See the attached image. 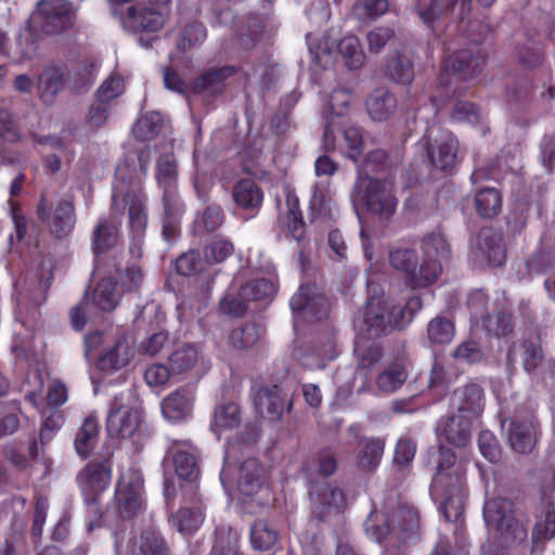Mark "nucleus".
I'll list each match as a JSON object with an SVG mask.
<instances>
[{"label":"nucleus","instance_id":"774afa93","mask_svg":"<svg viewBox=\"0 0 555 555\" xmlns=\"http://www.w3.org/2000/svg\"><path fill=\"white\" fill-rule=\"evenodd\" d=\"M392 36L393 30L390 27L379 26L373 28L366 34L369 51L378 54Z\"/></svg>","mask_w":555,"mask_h":555},{"label":"nucleus","instance_id":"393cba45","mask_svg":"<svg viewBox=\"0 0 555 555\" xmlns=\"http://www.w3.org/2000/svg\"><path fill=\"white\" fill-rule=\"evenodd\" d=\"M472 424L473 422L462 414H453L439 422L438 436L454 447L464 448L470 441Z\"/></svg>","mask_w":555,"mask_h":555},{"label":"nucleus","instance_id":"c03bdc74","mask_svg":"<svg viewBox=\"0 0 555 555\" xmlns=\"http://www.w3.org/2000/svg\"><path fill=\"white\" fill-rule=\"evenodd\" d=\"M204 516L198 507L181 508L170 518L172 527L183 534L195 532L202 526Z\"/></svg>","mask_w":555,"mask_h":555},{"label":"nucleus","instance_id":"39448f33","mask_svg":"<svg viewBox=\"0 0 555 555\" xmlns=\"http://www.w3.org/2000/svg\"><path fill=\"white\" fill-rule=\"evenodd\" d=\"M418 512L413 507H399L391 515H385L382 512L373 511L365 520L366 534L378 543L386 540L389 535H400L403 542H408L410 537L418 528Z\"/></svg>","mask_w":555,"mask_h":555},{"label":"nucleus","instance_id":"0eeeda50","mask_svg":"<svg viewBox=\"0 0 555 555\" xmlns=\"http://www.w3.org/2000/svg\"><path fill=\"white\" fill-rule=\"evenodd\" d=\"M142 413L132 390L115 395L107 415V431L113 437L134 438L141 434Z\"/></svg>","mask_w":555,"mask_h":555},{"label":"nucleus","instance_id":"ea45409f","mask_svg":"<svg viewBox=\"0 0 555 555\" xmlns=\"http://www.w3.org/2000/svg\"><path fill=\"white\" fill-rule=\"evenodd\" d=\"M555 537V506L550 503L537 517L535 525L531 533L532 548L535 550L539 544Z\"/></svg>","mask_w":555,"mask_h":555},{"label":"nucleus","instance_id":"6e6552de","mask_svg":"<svg viewBox=\"0 0 555 555\" xmlns=\"http://www.w3.org/2000/svg\"><path fill=\"white\" fill-rule=\"evenodd\" d=\"M404 321V311L389 301L384 296L372 298L366 305L363 313V320L358 335L376 338L391 327H401Z\"/></svg>","mask_w":555,"mask_h":555},{"label":"nucleus","instance_id":"4c0bfd02","mask_svg":"<svg viewBox=\"0 0 555 555\" xmlns=\"http://www.w3.org/2000/svg\"><path fill=\"white\" fill-rule=\"evenodd\" d=\"M385 74L395 82H411L414 77L412 57L405 53L391 54L385 65Z\"/></svg>","mask_w":555,"mask_h":555},{"label":"nucleus","instance_id":"603ef678","mask_svg":"<svg viewBox=\"0 0 555 555\" xmlns=\"http://www.w3.org/2000/svg\"><path fill=\"white\" fill-rule=\"evenodd\" d=\"M454 334V324L444 317H436L427 325V337L433 345L449 344Z\"/></svg>","mask_w":555,"mask_h":555},{"label":"nucleus","instance_id":"3c124183","mask_svg":"<svg viewBox=\"0 0 555 555\" xmlns=\"http://www.w3.org/2000/svg\"><path fill=\"white\" fill-rule=\"evenodd\" d=\"M163 129V118L157 112H150L141 116L134 124L132 131L137 139L146 141L155 138Z\"/></svg>","mask_w":555,"mask_h":555},{"label":"nucleus","instance_id":"f3484780","mask_svg":"<svg viewBox=\"0 0 555 555\" xmlns=\"http://www.w3.org/2000/svg\"><path fill=\"white\" fill-rule=\"evenodd\" d=\"M143 479L137 472L124 473L117 483L115 499L121 517L134 515L142 506Z\"/></svg>","mask_w":555,"mask_h":555},{"label":"nucleus","instance_id":"b1692460","mask_svg":"<svg viewBox=\"0 0 555 555\" xmlns=\"http://www.w3.org/2000/svg\"><path fill=\"white\" fill-rule=\"evenodd\" d=\"M256 411L264 418L270 421L280 420L286 406H291V401L278 387H267L258 390L254 399Z\"/></svg>","mask_w":555,"mask_h":555},{"label":"nucleus","instance_id":"c9c22d12","mask_svg":"<svg viewBox=\"0 0 555 555\" xmlns=\"http://www.w3.org/2000/svg\"><path fill=\"white\" fill-rule=\"evenodd\" d=\"M120 299V294L116 288V283L112 278L102 279L94 287L91 294L93 307L101 311H112L116 308Z\"/></svg>","mask_w":555,"mask_h":555},{"label":"nucleus","instance_id":"bf43d9fd","mask_svg":"<svg viewBox=\"0 0 555 555\" xmlns=\"http://www.w3.org/2000/svg\"><path fill=\"white\" fill-rule=\"evenodd\" d=\"M234 251L233 244L221 237L214 238L204 248V256L208 262L219 263L225 260Z\"/></svg>","mask_w":555,"mask_h":555},{"label":"nucleus","instance_id":"bb28decb","mask_svg":"<svg viewBox=\"0 0 555 555\" xmlns=\"http://www.w3.org/2000/svg\"><path fill=\"white\" fill-rule=\"evenodd\" d=\"M457 0H416L414 10L422 21L429 28L442 22L451 14Z\"/></svg>","mask_w":555,"mask_h":555},{"label":"nucleus","instance_id":"dca6fc26","mask_svg":"<svg viewBox=\"0 0 555 555\" xmlns=\"http://www.w3.org/2000/svg\"><path fill=\"white\" fill-rule=\"evenodd\" d=\"M37 216L49 227L51 233L56 237H64L73 231L76 223L74 201L69 197L60 199L51 215L50 205L42 196L37 206Z\"/></svg>","mask_w":555,"mask_h":555},{"label":"nucleus","instance_id":"423d86ee","mask_svg":"<svg viewBox=\"0 0 555 555\" xmlns=\"http://www.w3.org/2000/svg\"><path fill=\"white\" fill-rule=\"evenodd\" d=\"M389 263L393 270L403 274L414 287H426L437 282L442 267L437 261L423 259L418 263L417 251L405 246H396L389 250Z\"/></svg>","mask_w":555,"mask_h":555},{"label":"nucleus","instance_id":"79ce46f5","mask_svg":"<svg viewBox=\"0 0 555 555\" xmlns=\"http://www.w3.org/2000/svg\"><path fill=\"white\" fill-rule=\"evenodd\" d=\"M337 50L349 69H359L364 64L365 54L358 37L353 35L344 37L338 42Z\"/></svg>","mask_w":555,"mask_h":555},{"label":"nucleus","instance_id":"cd10ccee","mask_svg":"<svg viewBox=\"0 0 555 555\" xmlns=\"http://www.w3.org/2000/svg\"><path fill=\"white\" fill-rule=\"evenodd\" d=\"M193 400L192 392L185 389L173 391L162 402L164 417L172 423L185 420L192 412Z\"/></svg>","mask_w":555,"mask_h":555},{"label":"nucleus","instance_id":"338daca9","mask_svg":"<svg viewBox=\"0 0 555 555\" xmlns=\"http://www.w3.org/2000/svg\"><path fill=\"white\" fill-rule=\"evenodd\" d=\"M478 444L481 454L490 462L495 463L501 457V448L495 436L489 431L483 430L479 434Z\"/></svg>","mask_w":555,"mask_h":555},{"label":"nucleus","instance_id":"8fccbe9b","mask_svg":"<svg viewBox=\"0 0 555 555\" xmlns=\"http://www.w3.org/2000/svg\"><path fill=\"white\" fill-rule=\"evenodd\" d=\"M328 186L330 184L327 181H321L317 182L312 188L310 209L318 216L332 217L336 210L331 197L327 196Z\"/></svg>","mask_w":555,"mask_h":555},{"label":"nucleus","instance_id":"9b49d317","mask_svg":"<svg viewBox=\"0 0 555 555\" xmlns=\"http://www.w3.org/2000/svg\"><path fill=\"white\" fill-rule=\"evenodd\" d=\"M155 178L162 191V204L166 216L177 217L184 212L178 194V164L173 154L166 153L157 159Z\"/></svg>","mask_w":555,"mask_h":555},{"label":"nucleus","instance_id":"1a4fd4ad","mask_svg":"<svg viewBox=\"0 0 555 555\" xmlns=\"http://www.w3.org/2000/svg\"><path fill=\"white\" fill-rule=\"evenodd\" d=\"M351 196L365 204L373 214L382 217L391 216L397 207V198L389 180L382 181L370 176H358Z\"/></svg>","mask_w":555,"mask_h":555},{"label":"nucleus","instance_id":"2f4dec72","mask_svg":"<svg viewBox=\"0 0 555 555\" xmlns=\"http://www.w3.org/2000/svg\"><path fill=\"white\" fill-rule=\"evenodd\" d=\"M370 116L375 120H386L397 109L396 96L386 89L375 90L366 101Z\"/></svg>","mask_w":555,"mask_h":555},{"label":"nucleus","instance_id":"a878e982","mask_svg":"<svg viewBox=\"0 0 555 555\" xmlns=\"http://www.w3.org/2000/svg\"><path fill=\"white\" fill-rule=\"evenodd\" d=\"M266 470L255 457L245 460L238 469L237 489L246 498H251L264 489Z\"/></svg>","mask_w":555,"mask_h":555},{"label":"nucleus","instance_id":"4468645a","mask_svg":"<svg viewBox=\"0 0 555 555\" xmlns=\"http://www.w3.org/2000/svg\"><path fill=\"white\" fill-rule=\"evenodd\" d=\"M297 321H313L325 317L328 301L315 284H302L289 301Z\"/></svg>","mask_w":555,"mask_h":555},{"label":"nucleus","instance_id":"13d9d810","mask_svg":"<svg viewBox=\"0 0 555 555\" xmlns=\"http://www.w3.org/2000/svg\"><path fill=\"white\" fill-rule=\"evenodd\" d=\"M260 328L255 324H246L235 328L229 336V343L233 348L243 350L254 347L260 339Z\"/></svg>","mask_w":555,"mask_h":555},{"label":"nucleus","instance_id":"6ab92c4d","mask_svg":"<svg viewBox=\"0 0 555 555\" xmlns=\"http://www.w3.org/2000/svg\"><path fill=\"white\" fill-rule=\"evenodd\" d=\"M111 478L112 465L104 460L87 464L78 474L77 481L86 499L94 502L108 488Z\"/></svg>","mask_w":555,"mask_h":555},{"label":"nucleus","instance_id":"a211bd4d","mask_svg":"<svg viewBox=\"0 0 555 555\" xmlns=\"http://www.w3.org/2000/svg\"><path fill=\"white\" fill-rule=\"evenodd\" d=\"M502 429L506 431L508 444L514 451L527 454L535 448L540 435V426L535 417L504 421Z\"/></svg>","mask_w":555,"mask_h":555},{"label":"nucleus","instance_id":"aec40b11","mask_svg":"<svg viewBox=\"0 0 555 555\" xmlns=\"http://www.w3.org/2000/svg\"><path fill=\"white\" fill-rule=\"evenodd\" d=\"M473 249L476 257L493 267L501 266L505 259L503 236L500 231L492 228H482L478 232L473 242Z\"/></svg>","mask_w":555,"mask_h":555},{"label":"nucleus","instance_id":"69168bd1","mask_svg":"<svg viewBox=\"0 0 555 555\" xmlns=\"http://www.w3.org/2000/svg\"><path fill=\"white\" fill-rule=\"evenodd\" d=\"M37 52V42L34 30L27 26L18 34L16 39V53L21 60L31 59Z\"/></svg>","mask_w":555,"mask_h":555},{"label":"nucleus","instance_id":"680f3d73","mask_svg":"<svg viewBox=\"0 0 555 555\" xmlns=\"http://www.w3.org/2000/svg\"><path fill=\"white\" fill-rule=\"evenodd\" d=\"M388 165V155L382 149L370 151L359 167V176H369L371 172L383 171Z\"/></svg>","mask_w":555,"mask_h":555},{"label":"nucleus","instance_id":"7ed1b4c3","mask_svg":"<svg viewBox=\"0 0 555 555\" xmlns=\"http://www.w3.org/2000/svg\"><path fill=\"white\" fill-rule=\"evenodd\" d=\"M483 518L503 548H515L526 542L527 524L525 517L516 513L513 501L501 496L488 499L483 506Z\"/></svg>","mask_w":555,"mask_h":555},{"label":"nucleus","instance_id":"052dcab7","mask_svg":"<svg viewBox=\"0 0 555 555\" xmlns=\"http://www.w3.org/2000/svg\"><path fill=\"white\" fill-rule=\"evenodd\" d=\"M275 292V285L267 279L251 281L242 287V294L248 301L271 297Z\"/></svg>","mask_w":555,"mask_h":555},{"label":"nucleus","instance_id":"f257e3e1","mask_svg":"<svg viewBox=\"0 0 555 555\" xmlns=\"http://www.w3.org/2000/svg\"><path fill=\"white\" fill-rule=\"evenodd\" d=\"M149 168V155L141 152L138 157L127 156L115 171L113 184L112 208L120 212L128 208L129 225L138 234L143 232L147 224L145 195L142 193V179Z\"/></svg>","mask_w":555,"mask_h":555},{"label":"nucleus","instance_id":"f704fd0d","mask_svg":"<svg viewBox=\"0 0 555 555\" xmlns=\"http://www.w3.org/2000/svg\"><path fill=\"white\" fill-rule=\"evenodd\" d=\"M233 74L232 66L209 69L196 79L194 90L199 93H218L223 89L224 81Z\"/></svg>","mask_w":555,"mask_h":555},{"label":"nucleus","instance_id":"864d4df0","mask_svg":"<svg viewBox=\"0 0 555 555\" xmlns=\"http://www.w3.org/2000/svg\"><path fill=\"white\" fill-rule=\"evenodd\" d=\"M296 357L305 367L311 370L323 369L327 360L335 358L334 345L332 340H328L318 350L312 349L309 352H298Z\"/></svg>","mask_w":555,"mask_h":555},{"label":"nucleus","instance_id":"0e129e2a","mask_svg":"<svg viewBox=\"0 0 555 555\" xmlns=\"http://www.w3.org/2000/svg\"><path fill=\"white\" fill-rule=\"evenodd\" d=\"M451 119L455 122L475 125L481 119V114L473 103L457 101L451 112Z\"/></svg>","mask_w":555,"mask_h":555},{"label":"nucleus","instance_id":"473e14b6","mask_svg":"<svg viewBox=\"0 0 555 555\" xmlns=\"http://www.w3.org/2000/svg\"><path fill=\"white\" fill-rule=\"evenodd\" d=\"M521 348L522 364L528 373L540 375L545 369L552 370L554 366L552 360L544 358L538 338L524 341Z\"/></svg>","mask_w":555,"mask_h":555},{"label":"nucleus","instance_id":"c85d7f7f","mask_svg":"<svg viewBox=\"0 0 555 555\" xmlns=\"http://www.w3.org/2000/svg\"><path fill=\"white\" fill-rule=\"evenodd\" d=\"M109 219L102 218L99 220L98 225L94 230V250L96 254L113 248L117 245L119 240L118 234V224H119V216L121 212L114 210ZM122 211V209H120Z\"/></svg>","mask_w":555,"mask_h":555},{"label":"nucleus","instance_id":"37998d69","mask_svg":"<svg viewBox=\"0 0 555 555\" xmlns=\"http://www.w3.org/2000/svg\"><path fill=\"white\" fill-rule=\"evenodd\" d=\"M421 246L424 259L437 261L440 266L441 260L447 259L450 254L449 244L440 232H433L425 235Z\"/></svg>","mask_w":555,"mask_h":555},{"label":"nucleus","instance_id":"e2e57ef3","mask_svg":"<svg viewBox=\"0 0 555 555\" xmlns=\"http://www.w3.org/2000/svg\"><path fill=\"white\" fill-rule=\"evenodd\" d=\"M223 218L222 209L219 206L211 205L197 215L195 225L208 232L215 231L222 224Z\"/></svg>","mask_w":555,"mask_h":555},{"label":"nucleus","instance_id":"5701e85b","mask_svg":"<svg viewBox=\"0 0 555 555\" xmlns=\"http://www.w3.org/2000/svg\"><path fill=\"white\" fill-rule=\"evenodd\" d=\"M168 452L172 455L177 475L184 480L194 481L198 477L197 449L186 440H173Z\"/></svg>","mask_w":555,"mask_h":555},{"label":"nucleus","instance_id":"72a5a7b5","mask_svg":"<svg viewBox=\"0 0 555 555\" xmlns=\"http://www.w3.org/2000/svg\"><path fill=\"white\" fill-rule=\"evenodd\" d=\"M242 421L241 411L235 403H224L216 408L210 429L220 438L227 430H233Z\"/></svg>","mask_w":555,"mask_h":555},{"label":"nucleus","instance_id":"e433bc0d","mask_svg":"<svg viewBox=\"0 0 555 555\" xmlns=\"http://www.w3.org/2000/svg\"><path fill=\"white\" fill-rule=\"evenodd\" d=\"M99 418L95 413L87 416L75 438V449L80 456H87L99 438Z\"/></svg>","mask_w":555,"mask_h":555},{"label":"nucleus","instance_id":"f03ea898","mask_svg":"<svg viewBox=\"0 0 555 555\" xmlns=\"http://www.w3.org/2000/svg\"><path fill=\"white\" fill-rule=\"evenodd\" d=\"M431 493L441 500V509L448 521L462 525L465 505V470L456 463L451 450L440 449L438 470L431 482Z\"/></svg>","mask_w":555,"mask_h":555},{"label":"nucleus","instance_id":"ddd939ff","mask_svg":"<svg viewBox=\"0 0 555 555\" xmlns=\"http://www.w3.org/2000/svg\"><path fill=\"white\" fill-rule=\"evenodd\" d=\"M311 514L320 520L325 521L332 516L341 519L340 509L346 505L344 490L334 483H315L310 490Z\"/></svg>","mask_w":555,"mask_h":555},{"label":"nucleus","instance_id":"9d476101","mask_svg":"<svg viewBox=\"0 0 555 555\" xmlns=\"http://www.w3.org/2000/svg\"><path fill=\"white\" fill-rule=\"evenodd\" d=\"M111 14L117 17L122 27L131 31H157L165 22L160 7L138 8L134 0H107Z\"/></svg>","mask_w":555,"mask_h":555},{"label":"nucleus","instance_id":"a18cd8bd","mask_svg":"<svg viewBox=\"0 0 555 555\" xmlns=\"http://www.w3.org/2000/svg\"><path fill=\"white\" fill-rule=\"evenodd\" d=\"M64 87V74L57 67L47 68L39 78V91L44 102H52Z\"/></svg>","mask_w":555,"mask_h":555},{"label":"nucleus","instance_id":"49530a36","mask_svg":"<svg viewBox=\"0 0 555 555\" xmlns=\"http://www.w3.org/2000/svg\"><path fill=\"white\" fill-rule=\"evenodd\" d=\"M475 204L480 216L492 218L501 210L502 197L496 189L486 188L476 194Z\"/></svg>","mask_w":555,"mask_h":555},{"label":"nucleus","instance_id":"4be33fe9","mask_svg":"<svg viewBox=\"0 0 555 555\" xmlns=\"http://www.w3.org/2000/svg\"><path fill=\"white\" fill-rule=\"evenodd\" d=\"M457 140L448 131L427 142V152L431 165L440 170H448L455 165L457 155Z\"/></svg>","mask_w":555,"mask_h":555},{"label":"nucleus","instance_id":"4d7b16f0","mask_svg":"<svg viewBox=\"0 0 555 555\" xmlns=\"http://www.w3.org/2000/svg\"><path fill=\"white\" fill-rule=\"evenodd\" d=\"M278 541V532L266 520H257L250 529V542L254 548L269 550Z\"/></svg>","mask_w":555,"mask_h":555},{"label":"nucleus","instance_id":"de8ad7c7","mask_svg":"<svg viewBox=\"0 0 555 555\" xmlns=\"http://www.w3.org/2000/svg\"><path fill=\"white\" fill-rule=\"evenodd\" d=\"M354 351L358 356V366L361 369L375 365L382 358L379 345L360 335L357 336Z\"/></svg>","mask_w":555,"mask_h":555},{"label":"nucleus","instance_id":"2eb2a0df","mask_svg":"<svg viewBox=\"0 0 555 555\" xmlns=\"http://www.w3.org/2000/svg\"><path fill=\"white\" fill-rule=\"evenodd\" d=\"M483 59L473 49H464L449 54L440 74L441 86H450L455 80H465L480 72Z\"/></svg>","mask_w":555,"mask_h":555},{"label":"nucleus","instance_id":"09e8293b","mask_svg":"<svg viewBox=\"0 0 555 555\" xmlns=\"http://www.w3.org/2000/svg\"><path fill=\"white\" fill-rule=\"evenodd\" d=\"M406 377L404 366L400 363H393L377 376L376 386L383 392H393L403 385Z\"/></svg>","mask_w":555,"mask_h":555},{"label":"nucleus","instance_id":"58836bf2","mask_svg":"<svg viewBox=\"0 0 555 555\" xmlns=\"http://www.w3.org/2000/svg\"><path fill=\"white\" fill-rule=\"evenodd\" d=\"M359 447L358 466L363 470L375 469L379 465L384 453V441L375 438H364L360 441Z\"/></svg>","mask_w":555,"mask_h":555},{"label":"nucleus","instance_id":"f8f14e48","mask_svg":"<svg viewBox=\"0 0 555 555\" xmlns=\"http://www.w3.org/2000/svg\"><path fill=\"white\" fill-rule=\"evenodd\" d=\"M37 16L43 33L60 35L74 27L77 13L68 0H42L37 4Z\"/></svg>","mask_w":555,"mask_h":555},{"label":"nucleus","instance_id":"a19ab883","mask_svg":"<svg viewBox=\"0 0 555 555\" xmlns=\"http://www.w3.org/2000/svg\"><path fill=\"white\" fill-rule=\"evenodd\" d=\"M233 199L244 209H257L262 203V192L253 180L244 179L234 185Z\"/></svg>","mask_w":555,"mask_h":555},{"label":"nucleus","instance_id":"6e6d98bb","mask_svg":"<svg viewBox=\"0 0 555 555\" xmlns=\"http://www.w3.org/2000/svg\"><path fill=\"white\" fill-rule=\"evenodd\" d=\"M483 331L494 337H506L513 332L511 317L503 312L487 314L480 322Z\"/></svg>","mask_w":555,"mask_h":555},{"label":"nucleus","instance_id":"5fc2aeb1","mask_svg":"<svg viewBox=\"0 0 555 555\" xmlns=\"http://www.w3.org/2000/svg\"><path fill=\"white\" fill-rule=\"evenodd\" d=\"M388 0H356L351 13L359 21H374L388 11Z\"/></svg>","mask_w":555,"mask_h":555},{"label":"nucleus","instance_id":"c756f323","mask_svg":"<svg viewBox=\"0 0 555 555\" xmlns=\"http://www.w3.org/2000/svg\"><path fill=\"white\" fill-rule=\"evenodd\" d=\"M130 551L132 555H169L164 539L152 528L132 538Z\"/></svg>","mask_w":555,"mask_h":555},{"label":"nucleus","instance_id":"20e7f679","mask_svg":"<svg viewBox=\"0 0 555 555\" xmlns=\"http://www.w3.org/2000/svg\"><path fill=\"white\" fill-rule=\"evenodd\" d=\"M99 350L96 366L105 373H116L134 360L137 350L130 336L126 334L105 335L94 332L85 338V354L90 359L92 352Z\"/></svg>","mask_w":555,"mask_h":555},{"label":"nucleus","instance_id":"7c9ffc66","mask_svg":"<svg viewBox=\"0 0 555 555\" xmlns=\"http://www.w3.org/2000/svg\"><path fill=\"white\" fill-rule=\"evenodd\" d=\"M202 360V352L193 344L178 345L169 356L172 373H184L193 370Z\"/></svg>","mask_w":555,"mask_h":555},{"label":"nucleus","instance_id":"412c9836","mask_svg":"<svg viewBox=\"0 0 555 555\" xmlns=\"http://www.w3.org/2000/svg\"><path fill=\"white\" fill-rule=\"evenodd\" d=\"M452 406L469 421L476 420L485 408V393L481 386L469 382L457 388L452 396Z\"/></svg>","mask_w":555,"mask_h":555}]
</instances>
